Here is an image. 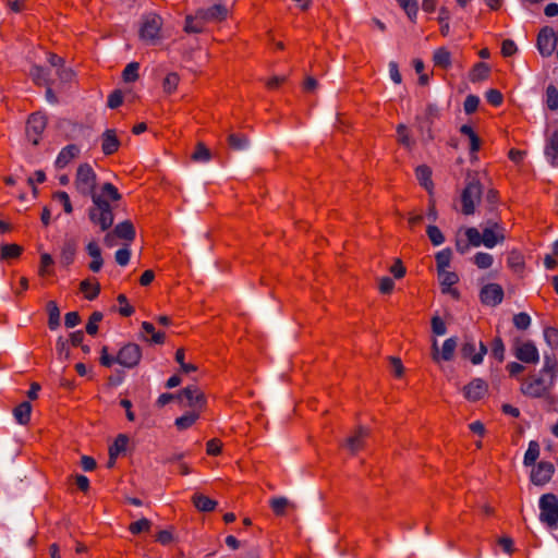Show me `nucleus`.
<instances>
[{
	"mask_svg": "<svg viewBox=\"0 0 558 558\" xmlns=\"http://www.w3.org/2000/svg\"><path fill=\"white\" fill-rule=\"evenodd\" d=\"M128 444V436L120 434L109 448V456L111 457V460L116 459L121 452L125 451Z\"/></svg>",
	"mask_w": 558,
	"mask_h": 558,
	"instance_id": "nucleus-37",
	"label": "nucleus"
},
{
	"mask_svg": "<svg viewBox=\"0 0 558 558\" xmlns=\"http://www.w3.org/2000/svg\"><path fill=\"white\" fill-rule=\"evenodd\" d=\"M539 520L549 527L558 523V498L554 494H545L539 499Z\"/></svg>",
	"mask_w": 558,
	"mask_h": 558,
	"instance_id": "nucleus-4",
	"label": "nucleus"
},
{
	"mask_svg": "<svg viewBox=\"0 0 558 558\" xmlns=\"http://www.w3.org/2000/svg\"><path fill=\"white\" fill-rule=\"evenodd\" d=\"M545 156L551 166L558 167V130L548 137L545 146Z\"/></svg>",
	"mask_w": 558,
	"mask_h": 558,
	"instance_id": "nucleus-22",
	"label": "nucleus"
},
{
	"mask_svg": "<svg viewBox=\"0 0 558 558\" xmlns=\"http://www.w3.org/2000/svg\"><path fill=\"white\" fill-rule=\"evenodd\" d=\"M437 274L441 286V292L450 294L453 299H459L460 293L453 288V286L459 281L458 275L453 271H448L447 269L438 271Z\"/></svg>",
	"mask_w": 558,
	"mask_h": 558,
	"instance_id": "nucleus-16",
	"label": "nucleus"
},
{
	"mask_svg": "<svg viewBox=\"0 0 558 558\" xmlns=\"http://www.w3.org/2000/svg\"><path fill=\"white\" fill-rule=\"evenodd\" d=\"M476 351V344L472 337L465 336L464 342L461 347V355L463 359H469L472 364L478 365L483 362L484 355L487 353V347L480 341V350Z\"/></svg>",
	"mask_w": 558,
	"mask_h": 558,
	"instance_id": "nucleus-10",
	"label": "nucleus"
},
{
	"mask_svg": "<svg viewBox=\"0 0 558 558\" xmlns=\"http://www.w3.org/2000/svg\"><path fill=\"white\" fill-rule=\"evenodd\" d=\"M180 82V76L175 72L168 73L162 81V90L170 95L174 93L178 88Z\"/></svg>",
	"mask_w": 558,
	"mask_h": 558,
	"instance_id": "nucleus-42",
	"label": "nucleus"
},
{
	"mask_svg": "<svg viewBox=\"0 0 558 558\" xmlns=\"http://www.w3.org/2000/svg\"><path fill=\"white\" fill-rule=\"evenodd\" d=\"M53 264V259L50 254L44 253L40 256V267H39V275L40 276H47L50 275L51 271L49 270V267Z\"/></svg>",
	"mask_w": 558,
	"mask_h": 558,
	"instance_id": "nucleus-61",
	"label": "nucleus"
},
{
	"mask_svg": "<svg viewBox=\"0 0 558 558\" xmlns=\"http://www.w3.org/2000/svg\"><path fill=\"white\" fill-rule=\"evenodd\" d=\"M86 250L88 255L93 258V260L89 264V269L93 272H98L104 264L100 247L96 242L93 241L87 244Z\"/></svg>",
	"mask_w": 558,
	"mask_h": 558,
	"instance_id": "nucleus-24",
	"label": "nucleus"
},
{
	"mask_svg": "<svg viewBox=\"0 0 558 558\" xmlns=\"http://www.w3.org/2000/svg\"><path fill=\"white\" fill-rule=\"evenodd\" d=\"M177 399L183 405L190 407L192 410L198 412H201L206 404L205 395L197 386L185 387L177 395Z\"/></svg>",
	"mask_w": 558,
	"mask_h": 558,
	"instance_id": "nucleus-5",
	"label": "nucleus"
},
{
	"mask_svg": "<svg viewBox=\"0 0 558 558\" xmlns=\"http://www.w3.org/2000/svg\"><path fill=\"white\" fill-rule=\"evenodd\" d=\"M480 299L485 305L496 306L502 302L504 290L500 284L488 283L482 288Z\"/></svg>",
	"mask_w": 558,
	"mask_h": 558,
	"instance_id": "nucleus-14",
	"label": "nucleus"
},
{
	"mask_svg": "<svg viewBox=\"0 0 558 558\" xmlns=\"http://www.w3.org/2000/svg\"><path fill=\"white\" fill-rule=\"evenodd\" d=\"M31 76L33 77L34 82L37 85H40V86H48L49 85L48 72L44 68H41V66L34 65L31 69Z\"/></svg>",
	"mask_w": 558,
	"mask_h": 558,
	"instance_id": "nucleus-43",
	"label": "nucleus"
},
{
	"mask_svg": "<svg viewBox=\"0 0 558 558\" xmlns=\"http://www.w3.org/2000/svg\"><path fill=\"white\" fill-rule=\"evenodd\" d=\"M546 104L550 110L558 109V89L554 85H549L546 89Z\"/></svg>",
	"mask_w": 558,
	"mask_h": 558,
	"instance_id": "nucleus-56",
	"label": "nucleus"
},
{
	"mask_svg": "<svg viewBox=\"0 0 558 558\" xmlns=\"http://www.w3.org/2000/svg\"><path fill=\"white\" fill-rule=\"evenodd\" d=\"M457 345H458V340L454 337H451V338H448L447 340H445L441 351H440L439 361L440 360L451 361L454 356Z\"/></svg>",
	"mask_w": 558,
	"mask_h": 558,
	"instance_id": "nucleus-32",
	"label": "nucleus"
},
{
	"mask_svg": "<svg viewBox=\"0 0 558 558\" xmlns=\"http://www.w3.org/2000/svg\"><path fill=\"white\" fill-rule=\"evenodd\" d=\"M478 105H480V98L477 96H475V95L466 96L464 104H463L465 113L471 114V113L475 112L478 108Z\"/></svg>",
	"mask_w": 558,
	"mask_h": 558,
	"instance_id": "nucleus-62",
	"label": "nucleus"
},
{
	"mask_svg": "<svg viewBox=\"0 0 558 558\" xmlns=\"http://www.w3.org/2000/svg\"><path fill=\"white\" fill-rule=\"evenodd\" d=\"M270 508L276 515H283L287 508H294V505L286 497H275L269 501Z\"/></svg>",
	"mask_w": 558,
	"mask_h": 558,
	"instance_id": "nucleus-33",
	"label": "nucleus"
},
{
	"mask_svg": "<svg viewBox=\"0 0 558 558\" xmlns=\"http://www.w3.org/2000/svg\"><path fill=\"white\" fill-rule=\"evenodd\" d=\"M21 253L22 247L17 244H4L1 246V257L3 259L16 258Z\"/></svg>",
	"mask_w": 558,
	"mask_h": 558,
	"instance_id": "nucleus-51",
	"label": "nucleus"
},
{
	"mask_svg": "<svg viewBox=\"0 0 558 558\" xmlns=\"http://www.w3.org/2000/svg\"><path fill=\"white\" fill-rule=\"evenodd\" d=\"M369 436V430L366 427L359 426L353 435L349 436L344 441V447L351 452L356 453L365 446V441Z\"/></svg>",
	"mask_w": 558,
	"mask_h": 558,
	"instance_id": "nucleus-15",
	"label": "nucleus"
},
{
	"mask_svg": "<svg viewBox=\"0 0 558 558\" xmlns=\"http://www.w3.org/2000/svg\"><path fill=\"white\" fill-rule=\"evenodd\" d=\"M228 143L231 148L241 150L248 146V138L245 135L232 133L228 136Z\"/></svg>",
	"mask_w": 558,
	"mask_h": 558,
	"instance_id": "nucleus-44",
	"label": "nucleus"
},
{
	"mask_svg": "<svg viewBox=\"0 0 558 558\" xmlns=\"http://www.w3.org/2000/svg\"><path fill=\"white\" fill-rule=\"evenodd\" d=\"M465 236L469 241V243L472 245V246H480L483 244V238H482V234L481 232L474 228V227H471V228H468L465 230Z\"/></svg>",
	"mask_w": 558,
	"mask_h": 558,
	"instance_id": "nucleus-57",
	"label": "nucleus"
},
{
	"mask_svg": "<svg viewBox=\"0 0 558 558\" xmlns=\"http://www.w3.org/2000/svg\"><path fill=\"white\" fill-rule=\"evenodd\" d=\"M486 100L495 106V107H498L502 104V100H504V96L498 90V89H489L486 92Z\"/></svg>",
	"mask_w": 558,
	"mask_h": 558,
	"instance_id": "nucleus-63",
	"label": "nucleus"
},
{
	"mask_svg": "<svg viewBox=\"0 0 558 558\" xmlns=\"http://www.w3.org/2000/svg\"><path fill=\"white\" fill-rule=\"evenodd\" d=\"M113 231L119 239L125 240L131 243L135 239V229L130 220L118 223Z\"/></svg>",
	"mask_w": 558,
	"mask_h": 558,
	"instance_id": "nucleus-25",
	"label": "nucleus"
},
{
	"mask_svg": "<svg viewBox=\"0 0 558 558\" xmlns=\"http://www.w3.org/2000/svg\"><path fill=\"white\" fill-rule=\"evenodd\" d=\"M415 173L421 185H423L426 191L430 192L433 189L430 168L425 165L418 166L415 170Z\"/></svg>",
	"mask_w": 558,
	"mask_h": 558,
	"instance_id": "nucleus-29",
	"label": "nucleus"
},
{
	"mask_svg": "<svg viewBox=\"0 0 558 558\" xmlns=\"http://www.w3.org/2000/svg\"><path fill=\"white\" fill-rule=\"evenodd\" d=\"M142 329L146 335L150 336V338L145 337V340L150 341L153 343H157V344L163 343L165 333L156 331V329L151 323L143 322Z\"/></svg>",
	"mask_w": 558,
	"mask_h": 558,
	"instance_id": "nucleus-34",
	"label": "nucleus"
},
{
	"mask_svg": "<svg viewBox=\"0 0 558 558\" xmlns=\"http://www.w3.org/2000/svg\"><path fill=\"white\" fill-rule=\"evenodd\" d=\"M507 264L514 272H522L524 269V258L518 251H511L507 258Z\"/></svg>",
	"mask_w": 558,
	"mask_h": 558,
	"instance_id": "nucleus-38",
	"label": "nucleus"
},
{
	"mask_svg": "<svg viewBox=\"0 0 558 558\" xmlns=\"http://www.w3.org/2000/svg\"><path fill=\"white\" fill-rule=\"evenodd\" d=\"M80 151V147L75 144H70L65 146L64 148L61 149L56 159V167L60 169L64 168L71 162V160L78 157Z\"/></svg>",
	"mask_w": 558,
	"mask_h": 558,
	"instance_id": "nucleus-21",
	"label": "nucleus"
},
{
	"mask_svg": "<svg viewBox=\"0 0 558 558\" xmlns=\"http://www.w3.org/2000/svg\"><path fill=\"white\" fill-rule=\"evenodd\" d=\"M451 258L452 251L450 248H445L437 252L435 255L437 272L446 270L450 266Z\"/></svg>",
	"mask_w": 558,
	"mask_h": 558,
	"instance_id": "nucleus-35",
	"label": "nucleus"
},
{
	"mask_svg": "<svg viewBox=\"0 0 558 558\" xmlns=\"http://www.w3.org/2000/svg\"><path fill=\"white\" fill-rule=\"evenodd\" d=\"M490 68L487 63L478 62L474 65L471 74L470 80L472 82H480L483 80H486L489 75Z\"/></svg>",
	"mask_w": 558,
	"mask_h": 558,
	"instance_id": "nucleus-39",
	"label": "nucleus"
},
{
	"mask_svg": "<svg viewBox=\"0 0 558 558\" xmlns=\"http://www.w3.org/2000/svg\"><path fill=\"white\" fill-rule=\"evenodd\" d=\"M141 357L142 350L140 345L136 343H128L119 350L116 360L120 365L132 368L140 363Z\"/></svg>",
	"mask_w": 558,
	"mask_h": 558,
	"instance_id": "nucleus-7",
	"label": "nucleus"
},
{
	"mask_svg": "<svg viewBox=\"0 0 558 558\" xmlns=\"http://www.w3.org/2000/svg\"><path fill=\"white\" fill-rule=\"evenodd\" d=\"M495 229L483 228V245L493 248L496 244L502 243L506 240L505 228L502 225H494Z\"/></svg>",
	"mask_w": 558,
	"mask_h": 558,
	"instance_id": "nucleus-17",
	"label": "nucleus"
},
{
	"mask_svg": "<svg viewBox=\"0 0 558 558\" xmlns=\"http://www.w3.org/2000/svg\"><path fill=\"white\" fill-rule=\"evenodd\" d=\"M175 362L180 364V367H181V371L184 372V373H192V372H195L197 371V366L194 365V364H191V363H186V361H184L185 359V352L183 349H178L177 352H175Z\"/></svg>",
	"mask_w": 558,
	"mask_h": 558,
	"instance_id": "nucleus-49",
	"label": "nucleus"
},
{
	"mask_svg": "<svg viewBox=\"0 0 558 558\" xmlns=\"http://www.w3.org/2000/svg\"><path fill=\"white\" fill-rule=\"evenodd\" d=\"M229 10L221 3H216L208 9H199L198 16L208 22H222L228 17Z\"/></svg>",
	"mask_w": 558,
	"mask_h": 558,
	"instance_id": "nucleus-18",
	"label": "nucleus"
},
{
	"mask_svg": "<svg viewBox=\"0 0 558 558\" xmlns=\"http://www.w3.org/2000/svg\"><path fill=\"white\" fill-rule=\"evenodd\" d=\"M539 452H541L539 444L536 440H531L529 442L527 450L524 453V459H523L524 465L525 466L534 465V463L536 462V460L539 457Z\"/></svg>",
	"mask_w": 558,
	"mask_h": 558,
	"instance_id": "nucleus-31",
	"label": "nucleus"
},
{
	"mask_svg": "<svg viewBox=\"0 0 558 558\" xmlns=\"http://www.w3.org/2000/svg\"><path fill=\"white\" fill-rule=\"evenodd\" d=\"M514 356L527 364H536L539 361L538 350L532 341L517 339L513 344Z\"/></svg>",
	"mask_w": 558,
	"mask_h": 558,
	"instance_id": "nucleus-6",
	"label": "nucleus"
},
{
	"mask_svg": "<svg viewBox=\"0 0 558 558\" xmlns=\"http://www.w3.org/2000/svg\"><path fill=\"white\" fill-rule=\"evenodd\" d=\"M47 311L49 314L48 326L51 330L57 329L60 326V311L54 301L47 303Z\"/></svg>",
	"mask_w": 558,
	"mask_h": 558,
	"instance_id": "nucleus-36",
	"label": "nucleus"
},
{
	"mask_svg": "<svg viewBox=\"0 0 558 558\" xmlns=\"http://www.w3.org/2000/svg\"><path fill=\"white\" fill-rule=\"evenodd\" d=\"M104 318L101 312H94L89 316L88 323L86 324V332L90 336H95L98 331V323Z\"/></svg>",
	"mask_w": 558,
	"mask_h": 558,
	"instance_id": "nucleus-48",
	"label": "nucleus"
},
{
	"mask_svg": "<svg viewBox=\"0 0 558 558\" xmlns=\"http://www.w3.org/2000/svg\"><path fill=\"white\" fill-rule=\"evenodd\" d=\"M494 258L490 254L478 252L474 255V264L481 269H487L493 265Z\"/></svg>",
	"mask_w": 558,
	"mask_h": 558,
	"instance_id": "nucleus-52",
	"label": "nucleus"
},
{
	"mask_svg": "<svg viewBox=\"0 0 558 558\" xmlns=\"http://www.w3.org/2000/svg\"><path fill=\"white\" fill-rule=\"evenodd\" d=\"M150 525H151L150 521L148 519L143 518L138 521L131 523L129 526V531L132 534H140L142 532L149 531Z\"/></svg>",
	"mask_w": 558,
	"mask_h": 558,
	"instance_id": "nucleus-58",
	"label": "nucleus"
},
{
	"mask_svg": "<svg viewBox=\"0 0 558 558\" xmlns=\"http://www.w3.org/2000/svg\"><path fill=\"white\" fill-rule=\"evenodd\" d=\"M555 473V466L551 462L541 461L531 472V481L537 486L548 483Z\"/></svg>",
	"mask_w": 558,
	"mask_h": 558,
	"instance_id": "nucleus-13",
	"label": "nucleus"
},
{
	"mask_svg": "<svg viewBox=\"0 0 558 558\" xmlns=\"http://www.w3.org/2000/svg\"><path fill=\"white\" fill-rule=\"evenodd\" d=\"M97 174L87 162L77 167L74 186L83 196H90L93 206L88 216L94 225L100 227L101 231L108 230L113 223V213L109 201L119 202L121 194L112 183H104L100 192H96Z\"/></svg>",
	"mask_w": 558,
	"mask_h": 558,
	"instance_id": "nucleus-1",
	"label": "nucleus"
},
{
	"mask_svg": "<svg viewBox=\"0 0 558 558\" xmlns=\"http://www.w3.org/2000/svg\"><path fill=\"white\" fill-rule=\"evenodd\" d=\"M101 150L106 156L114 154L120 147V141L112 129L106 130L101 134Z\"/></svg>",
	"mask_w": 558,
	"mask_h": 558,
	"instance_id": "nucleus-20",
	"label": "nucleus"
},
{
	"mask_svg": "<svg viewBox=\"0 0 558 558\" xmlns=\"http://www.w3.org/2000/svg\"><path fill=\"white\" fill-rule=\"evenodd\" d=\"M427 236L433 245L438 246L445 242V236L437 226L429 225L426 229Z\"/></svg>",
	"mask_w": 558,
	"mask_h": 558,
	"instance_id": "nucleus-45",
	"label": "nucleus"
},
{
	"mask_svg": "<svg viewBox=\"0 0 558 558\" xmlns=\"http://www.w3.org/2000/svg\"><path fill=\"white\" fill-rule=\"evenodd\" d=\"M13 414L17 423L26 425L31 420L32 404L28 401L20 403L14 410Z\"/></svg>",
	"mask_w": 558,
	"mask_h": 558,
	"instance_id": "nucleus-28",
	"label": "nucleus"
},
{
	"mask_svg": "<svg viewBox=\"0 0 558 558\" xmlns=\"http://www.w3.org/2000/svg\"><path fill=\"white\" fill-rule=\"evenodd\" d=\"M551 385V381L547 383L542 377H531L522 384L521 391L527 397L541 398L547 393Z\"/></svg>",
	"mask_w": 558,
	"mask_h": 558,
	"instance_id": "nucleus-11",
	"label": "nucleus"
},
{
	"mask_svg": "<svg viewBox=\"0 0 558 558\" xmlns=\"http://www.w3.org/2000/svg\"><path fill=\"white\" fill-rule=\"evenodd\" d=\"M558 40L555 37V32L551 27H543L537 36V48L543 57H549L556 48Z\"/></svg>",
	"mask_w": 558,
	"mask_h": 558,
	"instance_id": "nucleus-12",
	"label": "nucleus"
},
{
	"mask_svg": "<svg viewBox=\"0 0 558 558\" xmlns=\"http://www.w3.org/2000/svg\"><path fill=\"white\" fill-rule=\"evenodd\" d=\"M490 351H492V355L497 359L499 362H502L505 360V344L501 340L500 337H496L494 340H493V343H492V348H490Z\"/></svg>",
	"mask_w": 558,
	"mask_h": 558,
	"instance_id": "nucleus-53",
	"label": "nucleus"
},
{
	"mask_svg": "<svg viewBox=\"0 0 558 558\" xmlns=\"http://www.w3.org/2000/svg\"><path fill=\"white\" fill-rule=\"evenodd\" d=\"M54 199L60 202L63 206V209L66 214H72L73 207L69 197V194L63 191H59L53 195Z\"/></svg>",
	"mask_w": 558,
	"mask_h": 558,
	"instance_id": "nucleus-60",
	"label": "nucleus"
},
{
	"mask_svg": "<svg viewBox=\"0 0 558 558\" xmlns=\"http://www.w3.org/2000/svg\"><path fill=\"white\" fill-rule=\"evenodd\" d=\"M487 392V385L484 380L476 378L464 387V397L470 401H477Z\"/></svg>",
	"mask_w": 558,
	"mask_h": 558,
	"instance_id": "nucleus-19",
	"label": "nucleus"
},
{
	"mask_svg": "<svg viewBox=\"0 0 558 558\" xmlns=\"http://www.w3.org/2000/svg\"><path fill=\"white\" fill-rule=\"evenodd\" d=\"M80 289L85 294V298L89 301L96 299L100 292L99 283H92L89 280H83L80 284Z\"/></svg>",
	"mask_w": 558,
	"mask_h": 558,
	"instance_id": "nucleus-40",
	"label": "nucleus"
},
{
	"mask_svg": "<svg viewBox=\"0 0 558 558\" xmlns=\"http://www.w3.org/2000/svg\"><path fill=\"white\" fill-rule=\"evenodd\" d=\"M407 15L413 21L416 17L418 7L415 0H397Z\"/></svg>",
	"mask_w": 558,
	"mask_h": 558,
	"instance_id": "nucleus-55",
	"label": "nucleus"
},
{
	"mask_svg": "<svg viewBox=\"0 0 558 558\" xmlns=\"http://www.w3.org/2000/svg\"><path fill=\"white\" fill-rule=\"evenodd\" d=\"M199 413L196 410L186 412L184 415L178 417L174 422L175 426L180 430L187 429L191 427L199 417Z\"/></svg>",
	"mask_w": 558,
	"mask_h": 558,
	"instance_id": "nucleus-30",
	"label": "nucleus"
},
{
	"mask_svg": "<svg viewBox=\"0 0 558 558\" xmlns=\"http://www.w3.org/2000/svg\"><path fill=\"white\" fill-rule=\"evenodd\" d=\"M47 126V118L40 112L32 113L27 120L26 135L28 140L38 145L40 136Z\"/></svg>",
	"mask_w": 558,
	"mask_h": 558,
	"instance_id": "nucleus-8",
	"label": "nucleus"
},
{
	"mask_svg": "<svg viewBox=\"0 0 558 558\" xmlns=\"http://www.w3.org/2000/svg\"><path fill=\"white\" fill-rule=\"evenodd\" d=\"M398 143L407 148H411L414 142L411 140L408 128L404 124L397 126Z\"/></svg>",
	"mask_w": 558,
	"mask_h": 558,
	"instance_id": "nucleus-47",
	"label": "nucleus"
},
{
	"mask_svg": "<svg viewBox=\"0 0 558 558\" xmlns=\"http://www.w3.org/2000/svg\"><path fill=\"white\" fill-rule=\"evenodd\" d=\"M138 69H140V64L137 62L129 63L124 68L123 73H122V77H123L124 82H126V83L135 82L138 78Z\"/></svg>",
	"mask_w": 558,
	"mask_h": 558,
	"instance_id": "nucleus-46",
	"label": "nucleus"
},
{
	"mask_svg": "<svg viewBox=\"0 0 558 558\" xmlns=\"http://www.w3.org/2000/svg\"><path fill=\"white\" fill-rule=\"evenodd\" d=\"M544 337L546 342L550 347H558V329L555 327H547L544 330Z\"/></svg>",
	"mask_w": 558,
	"mask_h": 558,
	"instance_id": "nucleus-64",
	"label": "nucleus"
},
{
	"mask_svg": "<svg viewBox=\"0 0 558 558\" xmlns=\"http://www.w3.org/2000/svg\"><path fill=\"white\" fill-rule=\"evenodd\" d=\"M76 242L72 239L64 241L61 247L60 263L63 266H69L74 262L76 255Z\"/></svg>",
	"mask_w": 558,
	"mask_h": 558,
	"instance_id": "nucleus-23",
	"label": "nucleus"
},
{
	"mask_svg": "<svg viewBox=\"0 0 558 558\" xmlns=\"http://www.w3.org/2000/svg\"><path fill=\"white\" fill-rule=\"evenodd\" d=\"M161 27L162 19L159 15L155 13L146 14L140 28L141 39L148 45H156L160 38Z\"/></svg>",
	"mask_w": 558,
	"mask_h": 558,
	"instance_id": "nucleus-3",
	"label": "nucleus"
},
{
	"mask_svg": "<svg viewBox=\"0 0 558 558\" xmlns=\"http://www.w3.org/2000/svg\"><path fill=\"white\" fill-rule=\"evenodd\" d=\"M483 195V186L476 173H468L466 184L461 193L462 213L466 216L475 213L476 205Z\"/></svg>",
	"mask_w": 558,
	"mask_h": 558,
	"instance_id": "nucleus-2",
	"label": "nucleus"
},
{
	"mask_svg": "<svg viewBox=\"0 0 558 558\" xmlns=\"http://www.w3.org/2000/svg\"><path fill=\"white\" fill-rule=\"evenodd\" d=\"M434 63L437 66H440L442 69H447L451 64V54L450 52L445 48H439L434 52Z\"/></svg>",
	"mask_w": 558,
	"mask_h": 558,
	"instance_id": "nucleus-41",
	"label": "nucleus"
},
{
	"mask_svg": "<svg viewBox=\"0 0 558 558\" xmlns=\"http://www.w3.org/2000/svg\"><path fill=\"white\" fill-rule=\"evenodd\" d=\"M193 505L203 512L213 511L217 502L203 494H194L192 497Z\"/></svg>",
	"mask_w": 558,
	"mask_h": 558,
	"instance_id": "nucleus-27",
	"label": "nucleus"
},
{
	"mask_svg": "<svg viewBox=\"0 0 558 558\" xmlns=\"http://www.w3.org/2000/svg\"><path fill=\"white\" fill-rule=\"evenodd\" d=\"M205 23H206L205 19L198 16V10H197L194 16H192V15L186 16L184 31L186 33H192V34L202 33L204 29Z\"/></svg>",
	"mask_w": 558,
	"mask_h": 558,
	"instance_id": "nucleus-26",
	"label": "nucleus"
},
{
	"mask_svg": "<svg viewBox=\"0 0 558 558\" xmlns=\"http://www.w3.org/2000/svg\"><path fill=\"white\" fill-rule=\"evenodd\" d=\"M210 157H211V155H210L209 149L203 143H198L196 145L195 151L192 155V159L194 161H199V162L209 161Z\"/></svg>",
	"mask_w": 558,
	"mask_h": 558,
	"instance_id": "nucleus-50",
	"label": "nucleus"
},
{
	"mask_svg": "<svg viewBox=\"0 0 558 558\" xmlns=\"http://www.w3.org/2000/svg\"><path fill=\"white\" fill-rule=\"evenodd\" d=\"M440 118V110L436 105L429 104L425 109V113L423 117H417L416 120L418 122L420 130L425 134L424 137L427 141L434 140V133L432 130V125L435 120Z\"/></svg>",
	"mask_w": 558,
	"mask_h": 558,
	"instance_id": "nucleus-9",
	"label": "nucleus"
},
{
	"mask_svg": "<svg viewBox=\"0 0 558 558\" xmlns=\"http://www.w3.org/2000/svg\"><path fill=\"white\" fill-rule=\"evenodd\" d=\"M513 325L521 330H526L531 325V317L526 313H519L513 316Z\"/></svg>",
	"mask_w": 558,
	"mask_h": 558,
	"instance_id": "nucleus-59",
	"label": "nucleus"
},
{
	"mask_svg": "<svg viewBox=\"0 0 558 558\" xmlns=\"http://www.w3.org/2000/svg\"><path fill=\"white\" fill-rule=\"evenodd\" d=\"M557 372H558L557 361L555 359L546 355L542 373L550 375V381L553 384Z\"/></svg>",
	"mask_w": 558,
	"mask_h": 558,
	"instance_id": "nucleus-54",
	"label": "nucleus"
}]
</instances>
